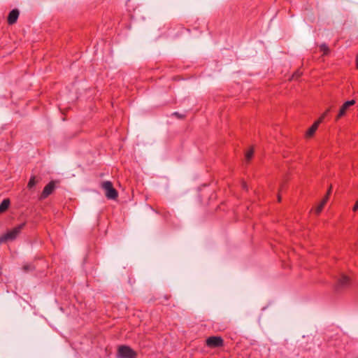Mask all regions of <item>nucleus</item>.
Masks as SVG:
<instances>
[{
	"label": "nucleus",
	"mask_w": 358,
	"mask_h": 358,
	"mask_svg": "<svg viewBox=\"0 0 358 358\" xmlns=\"http://www.w3.org/2000/svg\"><path fill=\"white\" fill-rule=\"evenodd\" d=\"M38 182V180L36 179V176H32L29 182H28V184H27V187L29 189H31L33 188L36 185V183Z\"/></svg>",
	"instance_id": "9b49d317"
},
{
	"label": "nucleus",
	"mask_w": 358,
	"mask_h": 358,
	"mask_svg": "<svg viewBox=\"0 0 358 358\" xmlns=\"http://www.w3.org/2000/svg\"><path fill=\"white\" fill-rule=\"evenodd\" d=\"M10 204L9 199H5L0 204V214L4 213L8 210Z\"/></svg>",
	"instance_id": "9d476101"
},
{
	"label": "nucleus",
	"mask_w": 358,
	"mask_h": 358,
	"mask_svg": "<svg viewBox=\"0 0 358 358\" xmlns=\"http://www.w3.org/2000/svg\"><path fill=\"white\" fill-rule=\"evenodd\" d=\"M356 66H357V68L358 69V55H357V57H356Z\"/></svg>",
	"instance_id": "4be33fe9"
},
{
	"label": "nucleus",
	"mask_w": 358,
	"mask_h": 358,
	"mask_svg": "<svg viewBox=\"0 0 358 358\" xmlns=\"http://www.w3.org/2000/svg\"><path fill=\"white\" fill-rule=\"evenodd\" d=\"M320 51L322 52L323 55H327L329 53V48L326 44H322L320 46Z\"/></svg>",
	"instance_id": "f8f14e48"
},
{
	"label": "nucleus",
	"mask_w": 358,
	"mask_h": 358,
	"mask_svg": "<svg viewBox=\"0 0 358 358\" xmlns=\"http://www.w3.org/2000/svg\"><path fill=\"white\" fill-rule=\"evenodd\" d=\"M25 224V222L22 223L0 236V244L6 242L7 241L15 240L24 228Z\"/></svg>",
	"instance_id": "f257e3e1"
},
{
	"label": "nucleus",
	"mask_w": 358,
	"mask_h": 358,
	"mask_svg": "<svg viewBox=\"0 0 358 358\" xmlns=\"http://www.w3.org/2000/svg\"><path fill=\"white\" fill-rule=\"evenodd\" d=\"M326 204L323 203L322 201L320 203V204L316 207L315 211L317 215H319L322 210H323L324 206Z\"/></svg>",
	"instance_id": "4468645a"
},
{
	"label": "nucleus",
	"mask_w": 358,
	"mask_h": 358,
	"mask_svg": "<svg viewBox=\"0 0 358 358\" xmlns=\"http://www.w3.org/2000/svg\"><path fill=\"white\" fill-rule=\"evenodd\" d=\"M278 201H280V197L278 196Z\"/></svg>",
	"instance_id": "5701e85b"
},
{
	"label": "nucleus",
	"mask_w": 358,
	"mask_h": 358,
	"mask_svg": "<svg viewBox=\"0 0 358 358\" xmlns=\"http://www.w3.org/2000/svg\"><path fill=\"white\" fill-rule=\"evenodd\" d=\"M173 115L178 117V118H183L185 117L184 115L179 114L178 112L173 113Z\"/></svg>",
	"instance_id": "6ab92c4d"
},
{
	"label": "nucleus",
	"mask_w": 358,
	"mask_h": 358,
	"mask_svg": "<svg viewBox=\"0 0 358 358\" xmlns=\"http://www.w3.org/2000/svg\"><path fill=\"white\" fill-rule=\"evenodd\" d=\"M303 74L302 71L300 69L296 70L292 75V79H299L301 75Z\"/></svg>",
	"instance_id": "2eb2a0df"
},
{
	"label": "nucleus",
	"mask_w": 358,
	"mask_h": 358,
	"mask_svg": "<svg viewBox=\"0 0 358 358\" xmlns=\"http://www.w3.org/2000/svg\"><path fill=\"white\" fill-rule=\"evenodd\" d=\"M357 210H358V200L356 201V203H355V205L352 208V210L354 212H356Z\"/></svg>",
	"instance_id": "a211bd4d"
},
{
	"label": "nucleus",
	"mask_w": 358,
	"mask_h": 358,
	"mask_svg": "<svg viewBox=\"0 0 358 358\" xmlns=\"http://www.w3.org/2000/svg\"><path fill=\"white\" fill-rule=\"evenodd\" d=\"M101 188L105 190L106 196L108 199H116L118 196L117 191L113 187L110 181H104L101 183Z\"/></svg>",
	"instance_id": "f03ea898"
},
{
	"label": "nucleus",
	"mask_w": 358,
	"mask_h": 358,
	"mask_svg": "<svg viewBox=\"0 0 358 358\" xmlns=\"http://www.w3.org/2000/svg\"><path fill=\"white\" fill-rule=\"evenodd\" d=\"M55 189V181H50L48 185L45 186L42 193L39 196L40 200H43L48 198L51 194L53 193Z\"/></svg>",
	"instance_id": "39448f33"
},
{
	"label": "nucleus",
	"mask_w": 358,
	"mask_h": 358,
	"mask_svg": "<svg viewBox=\"0 0 358 358\" xmlns=\"http://www.w3.org/2000/svg\"><path fill=\"white\" fill-rule=\"evenodd\" d=\"M19 14H20V13L17 9L12 10L9 13L8 16V19H7L8 24H10V25L14 24L17 20Z\"/></svg>",
	"instance_id": "1a4fd4ad"
},
{
	"label": "nucleus",
	"mask_w": 358,
	"mask_h": 358,
	"mask_svg": "<svg viewBox=\"0 0 358 358\" xmlns=\"http://www.w3.org/2000/svg\"><path fill=\"white\" fill-rule=\"evenodd\" d=\"M350 278L348 276L341 275L336 282V288L341 289L346 287L350 285Z\"/></svg>",
	"instance_id": "6e6552de"
},
{
	"label": "nucleus",
	"mask_w": 358,
	"mask_h": 358,
	"mask_svg": "<svg viewBox=\"0 0 358 358\" xmlns=\"http://www.w3.org/2000/svg\"><path fill=\"white\" fill-rule=\"evenodd\" d=\"M331 189H332V187H331V186H330L329 188L328 189L327 192L326 194H328V195L330 196V194L331 193Z\"/></svg>",
	"instance_id": "aec40b11"
},
{
	"label": "nucleus",
	"mask_w": 358,
	"mask_h": 358,
	"mask_svg": "<svg viewBox=\"0 0 358 358\" xmlns=\"http://www.w3.org/2000/svg\"><path fill=\"white\" fill-rule=\"evenodd\" d=\"M206 344L211 348H220L224 345V340L221 336H210L206 339Z\"/></svg>",
	"instance_id": "20e7f679"
},
{
	"label": "nucleus",
	"mask_w": 358,
	"mask_h": 358,
	"mask_svg": "<svg viewBox=\"0 0 358 358\" xmlns=\"http://www.w3.org/2000/svg\"><path fill=\"white\" fill-rule=\"evenodd\" d=\"M329 195L328 194H326L324 196V197L322 199V200L321 201L323 203L326 204L327 202L329 200Z\"/></svg>",
	"instance_id": "f3484780"
},
{
	"label": "nucleus",
	"mask_w": 358,
	"mask_h": 358,
	"mask_svg": "<svg viewBox=\"0 0 358 358\" xmlns=\"http://www.w3.org/2000/svg\"><path fill=\"white\" fill-rule=\"evenodd\" d=\"M22 269L24 272H28L29 271H33L35 269L34 266L31 264H26L24 265Z\"/></svg>",
	"instance_id": "dca6fc26"
},
{
	"label": "nucleus",
	"mask_w": 358,
	"mask_h": 358,
	"mask_svg": "<svg viewBox=\"0 0 358 358\" xmlns=\"http://www.w3.org/2000/svg\"><path fill=\"white\" fill-rule=\"evenodd\" d=\"M330 111V109L328 108L323 114L319 118L318 120H317L315 122L313 123V124L308 129V130L306 132L307 136H312L316 130L318 128L319 124L322 122L324 117L328 114V113Z\"/></svg>",
	"instance_id": "423d86ee"
},
{
	"label": "nucleus",
	"mask_w": 358,
	"mask_h": 358,
	"mask_svg": "<svg viewBox=\"0 0 358 358\" xmlns=\"http://www.w3.org/2000/svg\"><path fill=\"white\" fill-rule=\"evenodd\" d=\"M253 155H254V150H253L252 148H251L245 153V159H246V160L247 161H250L252 158Z\"/></svg>",
	"instance_id": "ddd939ff"
},
{
	"label": "nucleus",
	"mask_w": 358,
	"mask_h": 358,
	"mask_svg": "<svg viewBox=\"0 0 358 358\" xmlns=\"http://www.w3.org/2000/svg\"><path fill=\"white\" fill-rule=\"evenodd\" d=\"M357 358H358V357H357Z\"/></svg>",
	"instance_id": "b1692460"
},
{
	"label": "nucleus",
	"mask_w": 358,
	"mask_h": 358,
	"mask_svg": "<svg viewBox=\"0 0 358 358\" xmlns=\"http://www.w3.org/2000/svg\"><path fill=\"white\" fill-rule=\"evenodd\" d=\"M242 187H243V189H247V185H246V183H245V182H243L242 183Z\"/></svg>",
	"instance_id": "412c9836"
},
{
	"label": "nucleus",
	"mask_w": 358,
	"mask_h": 358,
	"mask_svg": "<svg viewBox=\"0 0 358 358\" xmlns=\"http://www.w3.org/2000/svg\"><path fill=\"white\" fill-rule=\"evenodd\" d=\"M118 356L120 358H136V352L127 345H120L117 350Z\"/></svg>",
	"instance_id": "7ed1b4c3"
},
{
	"label": "nucleus",
	"mask_w": 358,
	"mask_h": 358,
	"mask_svg": "<svg viewBox=\"0 0 358 358\" xmlns=\"http://www.w3.org/2000/svg\"><path fill=\"white\" fill-rule=\"evenodd\" d=\"M355 100H350L345 101L340 108L339 112L336 117V120H338L342 117H343L349 108L350 106H352L355 105Z\"/></svg>",
	"instance_id": "0eeeda50"
}]
</instances>
